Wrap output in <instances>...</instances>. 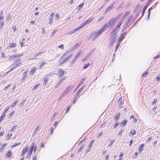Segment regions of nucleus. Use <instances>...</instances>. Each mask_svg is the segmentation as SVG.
<instances>
[{"label": "nucleus", "instance_id": "nucleus-1", "mask_svg": "<svg viewBox=\"0 0 160 160\" xmlns=\"http://www.w3.org/2000/svg\"><path fill=\"white\" fill-rule=\"evenodd\" d=\"M106 25H104L97 32L96 31L94 32V34L95 35V36L93 38V40H94L96 39V38H97L105 30L107 29L105 28L106 26Z\"/></svg>", "mask_w": 160, "mask_h": 160}, {"label": "nucleus", "instance_id": "nucleus-2", "mask_svg": "<svg viewBox=\"0 0 160 160\" xmlns=\"http://www.w3.org/2000/svg\"><path fill=\"white\" fill-rule=\"evenodd\" d=\"M117 21V20L115 18H112L107 23L105 24L106 25L105 28L107 29L108 27H111V26H112Z\"/></svg>", "mask_w": 160, "mask_h": 160}, {"label": "nucleus", "instance_id": "nucleus-3", "mask_svg": "<svg viewBox=\"0 0 160 160\" xmlns=\"http://www.w3.org/2000/svg\"><path fill=\"white\" fill-rule=\"evenodd\" d=\"M117 35H114L112 34V36L111 38L110 42L109 44L110 46H112L113 45V44L115 42V41L117 39Z\"/></svg>", "mask_w": 160, "mask_h": 160}, {"label": "nucleus", "instance_id": "nucleus-4", "mask_svg": "<svg viewBox=\"0 0 160 160\" xmlns=\"http://www.w3.org/2000/svg\"><path fill=\"white\" fill-rule=\"evenodd\" d=\"M142 8L140 7V5L139 4H137L135 7L134 9V12H138L140 13L141 11Z\"/></svg>", "mask_w": 160, "mask_h": 160}, {"label": "nucleus", "instance_id": "nucleus-5", "mask_svg": "<svg viewBox=\"0 0 160 160\" xmlns=\"http://www.w3.org/2000/svg\"><path fill=\"white\" fill-rule=\"evenodd\" d=\"M28 71L24 72L22 74V78L21 79L20 82L22 83L23 82L26 80L27 78L28 77L27 72Z\"/></svg>", "mask_w": 160, "mask_h": 160}, {"label": "nucleus", "instance_id": "nucleus-6", "mask_svg": "<svg viewBox=\"0 0 160 160\" xmlns=\"http://www.w3.org/2000/svg\"><path fill=\"white\" fill-rule=\"evenodd\" d=\"M127 32H125L124 33H122L120 36L118 38V40L119 41V42H121L125 38V36L127 34Z\"/></svg>", "mask_w": 160, "mask_h": 160}, {"label": "nucleus", "instance_id": "nucleus-7", "mask_svg": "<svg viewBox=\"0 0 160 160\" xmlns=\"http://www.w3.org/2000/svg\"><path fill=\"white\" fill-rule=\"evenodd\" d=\"M153 0H149L148 1V2L147 3L146 5H145L144 7V8L142 9V16L143 15L146 10L147 8L148 5V4H149V3L150 2H152Z\"/></svg>", "mask_w": 160, "mask_h": 160}, {"label": "nucleus", "instance_id": "nucleus-8", "mask_svg": "<svg viewBox=\"0 0 160 160\" xmlns=\"http://www.w3.org/2000/svg\"><path fill=\"white\" fill-rule=\"evenodd\" d=\"M73 87V86H70L67 88L65 90V91L63 92V93L62 94V96H63V95H65L67 93H68L69 92L71 89Z\"/></svg>", "mask_w": 160, "mask_h": 160}, {"label": "nucleus", "instance_id": "nucleus-9", "mask_svg": "<svg viewBox=\"0 0 160 160\" xmlns=\"http://www.w3.org/2000/svg\"><path fill=\"white\" fill-rule=\"evenodd\" d=\"M29 147L28 146H27L26 147L23 149L22 151V152L20 155L21 157L23 156L24 155L28 152Z\"/></svg>", "mask_w": 160, "mask_h": 160}, {"label": "nucleus", "instance_id": "nucleus-10", "mask_svg": "<svg viewBox=\"0 0 160 160\" xmlns=\"http://www.w3.org/2000/svg\"><path fill=\"white\" fill-rule=\"evenodd\" d=\"M122 98L121 97L118 100V108H122L123 107V102H122Z\"/></svg>", "mask_w": 160, "mask_h": 160}, {"label": "nucleus", "instance_id": "nucleus-11", "mask_svg": "<svg viewBox=\"0 0 160 160\" xmlns=\"http://www.w3.org/2000/svg\"><path fill=\"white\" fill-rule=\"evenodd\" d=\"M119 30V29L115 27L114 29L112 30V34L114 35H117V33Z\"/></svg>", "mask_w": 160, "mask_h": 160}, {"label": "nucleus", "instance_id": "nucleus-12", "mask_svg": "<svg viewBox=\"0 0 160 160\" xmlns=\"http://www.w3.org/2000/svg\"><path fill=\"white\" fill-rule=\"evenodd\" d=\"M58 72L59 74V76H60L63 75L65 72L61 68L59 69H58Z\"/></svg>", "mask_w": 160, "mask_h": 160}, {"label": "nucleus", "instance_id": "nucleus-13", "mask_svg": "<svg viewBox=\"0 0 160 160\" xmlns=\"http://www.w3.org/2000/svg\"><path fill=\"white\" fill-rule=\"evenodd\" d=\"M37 69V67H34L31 70H30V74H31L32 75H33L35 71Z\"/></svg>", "mask_w": 160, "mask_h": 160}, {"label": "nucleus", "instance_id": "nucleus-14", "mask_svg": "<svg viewBox=\"0 0 160 160\" xmlns=\"http://www.w3.org/2000/svg\"><path fill=\"white\" fill-rule=\"evenodd\" d=\"M128 120L127 119H124L123 121L120 123V124H122V126H125L127 124Z\"/></svg>", "mask_w": 160, "mask_h": 160}, {"label": "nucleus", "instance_id": "nucleus-15", "mask_svg": "<svg viewBox=\"0 0 160 160\" xmlns=\"http://www.w3.org/2000/svg\"><path fill=\"white\" fill-rule=\"evenodd\" d=\"M84 85L82 87L78 90L76 93L77 96H78L80 94L81 91L84 88Z\"/></svg>", "mask_w": 160, "mask_h": 160}, {"label": "nucleus", "instance_id": "nucleus-16", "mask_svg": "<svg viewBox=\"0 0 160 160\" xmlns=\"http://www.w3.org/2000/svg\"><path fill=\"white\" fill-rule=\"evenodd\" d=\"M85 78H82L80 82L79 83L77 86V89L82 84L84 81H85Z\"/></svg>", "mask_w": 160, "mask_h": 160}, {"label": "nucleus", "instance_id": "nucleus-17", "mask_svg": "<svg viewBox=\"0 0 160 160\" xmlns=\"http://www.w3.org/2000/svg\"><path fill=\"white\" fill-rule=\"evenodd\" d=\"M144 144H142L140 145V146L139 148V153L141 152L143 150V149L142 148L144 147Z\"/></svg>", "mask_w": 160, "mask_h": 160}, {"label": "nucleus", "instance_id": "nucleus-18", "mask_svg": "<svg viewBox=\"0 0 160 160\" xmlns=\"http://www.w3.org/2000/svg\"><path fill=\"white\" fill-rule=\"evenodd\" d=\"M16 47V44L15 43H11L9 45L8 47L10 48H13Z\"/></svg>", "mask_w": 160, "mask_h": 160}, {"label": "nucleus", "instance_id": "nucleus-19", "mask_svg": "<svg viewBox=\"0 0 160 160\" xmlns=\"http://www.w3.org/2000/svg\"><path fill=\"white\" fill-rule=\"evenodd\" d=\"M6 145V144H3L2 145L0 148V152H2L4 150V147Z\"/></svg>", "mask_w": 160, "mask_h": 160}, {"label": "nucleus", "instance_id": "nucleus-20", "mask_svg": "<svg viewBox=\"0 0 160 160\" xmlns=\"http://www.w3.org/2000/svg\"><path fill=\"white\" fill-rule=\"evenodd\" d=\"M12 136V133H8L7 136V138L6 139V140H10L11 139Z\"/></svg>", "mask_w": 160, "mask_h": 160}, {"label": "nucleus", "instance_id": "nucleus-21", "mask_svg": "<svg viewBox=\"0 0 160 160\" xmlns=\"http://www.w3.org/2000/svg\"><path fill=\"white\" fill-rule=\"evenodd\" d=\"M57 115V113H55L50 118L51 121H53L54 119Z\"/></svg>", "mask_w": 160, "mask_h": 160}, {"label": "nucleus", "instance_id": "nucleus-22", "mask_svg": "<svg viewBox=\"0 0 160 160\" xmlns=\"http://www.w3.org/2000/svg\"><path fill=\"white\" fill-rule=\"evenodd\" d=\"M16 57L15 55H12L10 56L9 58V60L10 61H13L15 59Z\"/></svg>", "mask_w": 160, "mask_h": 160}, {"label": "nucleus", "instance_id": "nucleus-23", "mask_svg": "<svg viewBox=\"0 0 160 160\" xmlns=\"http://www.w3.org/2000/svg\"><path fill=\"white\" fill-rule=\"evenodd\" d=\"M81 53V51H80L77 54L76 56L74 58V60H76L78 59V58L79 57L80 54Z\"/></svg>", "mask_w": 160, "mask_h": 160}, {"label": "nucleus", "instance_id": "nucleus-24", "mask_svg": "<svg viewBox=\"0 0 160 160\" xmlns=\"http://www.w3.org/2000/svg\"><path fill=\"white\" fill-rule=\"evenodd\" d=\"M152 9V7H150L148 10V18H149L150 16V11Z\"/></svg>", "mask_w": 160, "mask_h": 160}, {"label": "nucleus", "instance_id": "nucleus-25", "mask_svg": "<svg viewBox=\"0 0 160 160\" xmlns=\"http://www.w3.org/2000/svg\"><path fill=\"white\" fill-rule=\"evenodd\" d=\"M20 64V63H18V64H17L16 65L14 66L13 68H11V69H10L7 72V73H8L9 72H11V71L13 69H14L15 68H16Z\"/></svg>", "mask_w": 160, "mask_h": 160}, {"label": "nucleus", "instance_id": "nucleus-26", "mask_svg": "<svg viewBox=\"0 0 160 160\" xmlns=\"http://www.w3.org/2000/svg\"><path fill=\"white\" fill-rule=\"evenodd\" d=\"M11 150H9L8 152L6 154V156L7 157V158H9L10 157L11 155Z\"/></svg>", "mask_w": 160, "mask_h": 160}, {"label": "nucleus", "instance_id": "nucleus-27", "mask_svg": "<svg viewBox=\"0 0 160 160\" xmlns=\"http://www.w3.org/2000/svg\"><path fill=\"white\" fill-rule=\"evenodd\" d=\"M122 15V13H119L116 17L115 18L117 20H118L120 18Z\"/></svg>", "mask_w": 160, "mask_h": 160}, {"label": "nucleus", "instance_id": "nucleus-28", "mask_svg": "<svg viewBox=\"0 0 160 160\" xmlns=\"http://www.w3.org/2000/svg\"><path fill=\"white\" fill-rule=\"evenodd\" d=\"M94 140H92L90 142L89 145H88V147H89V148H92L94 142Z\"/></svg>", "mask_w": 160, "mask_h": 160}, {"label": "nucleus", "instance_id": "nucleus-29", "mask_svg": "<svg viewBox=\"0 0 160 160\" xmlns=\"http://www.w3.org/2000/svg\"><path fill=\"white\" fill-rule=\"evenodd\" d=\"M6 116V115L5 114H3L1 116L0 118V123L2 121V120L4 119L5 117Z\"/></svg>", "mask_w": 160, "mask_h": 160}, {"label": "nucleus", "instance_id": "nucleus-30", "mask_svg": "<svg viewBox=\"0 0 160 160\" xmlns=\"http://www.w3.org/2000/svg\"><path fill=\"white\" fill-rule=\"evenodd\" d=\"M3 21V20H0V28L1 29L3 27V24L4 23V22Z\"/></svg>", "mask_w": 160, "mask_h": 160}, {"label": "nucleus", "instance_id": "nucleus-31", "mask_svg": "<svg viewBox=\"0 0 160 160\" xmlns=\"http://www.w3.org/2000/svg\"><path fill=\"white\" fill-rule=\"evenodd\" d=\"M85 146L84 144L82 145L81 147L80 148L78 149V152H80L83 149L84 147Z\"/></svg>", "mask_w": 160, "mask_h": 160}, {"label": "nucleus", "instance_id": "nucleus-32", "mask_svg": "<svg viewBox=\"0 0 160 160\" xmlns=\"http://www.w3.org/2000/svg\"><path fill=\"white\" fill-rule=\"evenodd\" d=\"M124 131V129H122L119 132H118V136H119L120 137H121L122 136V133Z\"/></svg>", "mask_w": 160, "mask_h": 160}, {"label": "nucleus", "instance_id": "nucleus-33", "mask_svg": "<svg viewBox=\"0 0 160 160\" xmlns=\"http://www.w3.org/2000/svg\"><path fill=\"white\" fill-rule=\"evenodd\" d=\"M34 146V143H33L32 144V146L31 147V148H30L29 149V152H32V151L33 150Z\"/></svg>", "mask_w": 160, "mask_h": 160}, {"label": "nucleus", "instance_id": "nucleus-34", "mask_svg": "<svg viewBox=\"0 0 160 160\" xmlns=\"http://www.w3.org/2000/svg\"><path fill=\"white\" fill-rule=\"evenodd\" d=\"M136 133V132L135 130H132L130 132V135H134Z\"/></svg>", "mask_w": 160, "mask_h": 160}, {"label": "nucleus", "instance_id": "nucleus-35", "mask_svg": "<svg viewBox=\"0 0 160 160\" xmlns=\"http://www.w3.org/2000/svg\"><path fill=\"white\" fill-rule=\"evenodd\" d=\"M93 36H95V35L94 34V32H92L89 35V38L91 39L92 38Z\"/></svg>", "mask_w": 160, "mask_h": 160}, {"label": "nucleus", "instance_id": "nucleus-36", "mask_svg": "<svg viewBox=\"0 0 160 160\" xmlns=\"http://www.w3.org/2000/svg\"><path fill=\"white\" fill-rule=\"evenodd\" d=\"M129 13V12H126L122 17V19H123L124 18H126V17L128 15Z\"/></svg>", "mask_w": 160, "mask_h": 160}, {"label": "nucleus", "instance_id": "nucleus-37", "mask_svg": "<svg viewBox=\"0 0 160 160\" xmlns=\"http://www.w3.org/2000/svg\"><path fill=\"white\" fill-rule=\"evenodd\" d=\"M140 13H138V12H137V14L135 15L134 18H133V22H134L137 18L138 16V15Z\"/></svg>", "mask_w": 160, "mask_h": 160}, {"label": "nucleus", "instance_id": "nucleus-38", "mask_svg": "<svg viewBox=\"0 0 160 160\" xmlns=\"http://www.w3.org/2000/svg\"><path fill=\"white\" fill-rule=\"evenodd\" d=\"M68 53V51H66L63 54V55L61 56V59L62 58H63L66 55H67V54Z\"/></svg>", "mask_w": 160, "mask_h": 160}, {"label": "nucleus", "instance_id": "nucleus-39", "mask_svg": "<svg viewBox=\"0 0 160 160\" xmlns=\"http://www.w3.org/2000/svg\"><path fill=\"white\" fill-rule=\"evenodd\" d=\"M121 42H119V41H118V42L117 45L116 47L115 51H116L117 49L118 48L120 45Z\"/></svg>", "mask_w": 160, "mask_h": 160}, {"label": "nucleus", "instance_id": "nucleus-40", "mask_svg": "<svg viewBox=\"0 0 160 160\" xmlns=\"http://www.w3.org/2000/svg\"><path fill=\"white\" fill-rule=\"evenodd\" d=\"M68 60V59L67 58H66L64 59L63 61H62L60 63V64L61 65L62 64H63L65 62L67 61Z\"/></svg>", "mask_w": 160, "mask_h": 160}, {"label": "nucleus", "instance_id": "nucleus-41", "mask_svg": "<svg viewBox=\"0 0 160 160\" xmlns=\"http://www.w3.org/2000/svg\"><path fill=\"white\" fill-rule=\"evenodd\" d=\"M84 5V3H83L81 4H79V5L78 6V7H79L78 10L79 11H81L80 9L83 7Z\"/></svg>", "mask_w": 160, "mask_h": 160}, {"label": "nucleus", "instance_id": "nucleus-42", "mask_svg": "<svg viewBox=\"0 0 160 160\" xmlns=\"http://www.w3.org/2000/svg\"><path fill=\"white\" fill-rule=\"evenodd\" d=\"M48 78H45V79H44V82H43V85H45V84L47 83L48 80Z\"/></svg>", "mask_w": 160, "mask_h": 160}, {"label": "nucleus", "instance_id": "nucleus-43", "mask_svg": "<svg viewBox=\"0 0 160 160\" xmlns=\"http://www.w3.org/2000/svg\"><path fill=\"white\" fill-rule=\"evenodd\" d=\"M120 113H118L115 116V117H114V118L116 119V120H117L118 119V118L120 116Z\"/></svg>", "mask_w": 160, "mask_h": 160}, {"label": "nucleus", "instance_id": "nucleus-44", "mask_svg": "<svg viewBox=\"0 0 160 160\" xmlns=\"http://www.w3.org/2000/svg\"><path fill=\"white\" fill-rule=\"evenodd\" d=\"M86 25V24L85 23V22H83V23H82L79 26V27L81 29V28H82L83 27H84Z\"/></svg>", "mask_w": 160, "mask_h": 160}, {"label": "nucleus", "instance_id": "nucleus-45", "mask_svg": "<svg viewBox=\"0 0 160 160\" xmlns=\"http://www.w3.org/2000/svg\"><path fill=\"white\" fill-rule=\"evenodd\" d=\"M26 101V99H25L22 102L19 103L21 106H22L25 103V102Z\"/></svg>", "mask_w": 160, "mask_h": 160}, {"label": "nucleus", "instance_id": "nucleus-46", "mask_svg": "<svg viewBox=\"0 0 160 160\" xmlns=\"http://www.w3.org/2000/svg\"><path fill=\"white\" fill-rule=\"evenodd\" d=\"M78 96H77V95L74 97V99L72 101V103L73 104H74L76 102V99L77 98Z\"/></svg>", "mask_w": 160, "mask_h": 160}, {"label": "nucleus", "instance_id": "nucleus-47", "mask_svg": "<svg viewBox=\"0 0 160 160\" xmlns=\"http://www.w3.org/2000/svg\"><path fill=\"white\" fill-rule=\"evenodd\" d=\"M115 141L112 140L111 142L108 144V146L109 147H111V145L114 143Z\"/></svg>", "mask_w": 160, "mask_h": 160}, {"label": "nucleus", "instance_id": "nucleus-48", "mask_svg": "<svg viewBox=\"0 0 160 160\" xmlns=\"http://www.w3.org/2000/svg\"><path fill=\"white\" fill-rule=\"evenodd\" d=\"M91 20H92V19H91L90 18H89L87 20H86V21H85L84 22H85V23L86 24L87 23L90 22Z\"/></svg>", "mask_w": 160, "mask_h": 160}, {"label": "nucleus", "instance_id": "nucleus-49", "mask_svg": "<svg viewBox=\"0 0 160 160\" xmlns=\"http://www.w3.org/2000/svg\"><path fill=\"white\" fill-rule=\"evenodd\" d=\"M89 65L90 64L89 63L85 64L83 67V69H85L87 68L88 67Z\"/></svg>", "mask_w": 160, "mask_h": 160}, {"label": "nucleus", "instance_id": "nucleus-50", "mask_svg": "<svg viewBox=\"0 0 160 160\" xmlns=\"http://www.w3.org/2000/svg\"><path fill=\"white\" fill-rule=\"evenodd\" d=\"M39 86V84H38L36 85L32 88V90L34 91L36 90L37 88Z\"/></svg>", "mask_w": 160, "mask_h": 160}, {"label": "nucleus", "instance_id": "nucleus-51", "mask_svg": "<svg viewBox=\"0 0 160 160\" xmlns=\"http://www.w3.org/2000/svg\"><path fill=\"white\" fill-rule=\"evenodd\" d=\"M45 62H42L41 63V64L39 65V68H41L42 67H43L45 64Z\"/></svg>", "mask_w": 160, "mask_h": 160}, {"label": "nucleus", "instance_id": "nucleus-52", "mask_svg": "<svg viewBox=\"0 0 160 160\" xmlns=\"http://www.w3.org/2000/svg\"><path fill=\"white\" fill-rule=\"evenodd\" d=\"M57 31V30L54 29V31L51 33V35H50L51 36V37L52 36L54 35V34Z\"/></svg>", "mask_w": 160, "mask_h": 160}, {"label": "nucleus", "instance_id": "nucleus-53", "mask_svg": "<svg viewBox=\"0 0 160 160\" xmlns=\"http://www.w3.org/2000/svg\"><path fill=\"white\" fill-rule=\"evenodd\" d=\"M32 153V152H30L29 151L28 153L27 154V156L26 157V158H28L31 156V154Z\"/></svg>", "mask_w": 160, "mask_h": 160}, {"label": "nucleus", "instance_id": "nucleus-54", "mask_svg": "<svg viewBox=\"0 0 160 160\" xmlns=\"http://www.w3.org/2000/svg\"><path fill=\"white\" fill-rule=\"evenodd\" d=\"M132 18H133V16H130L128 18V20L130 22L131 21L132 19Z\"/></svg>", "mask_w": 160, "mask_h": 160}, {"label": "nucleus", "instance_id": "nucleus-55", "mask_svg": "<svg viewBox=\"0 0 160 160\" xmlns=\"http://www.w3.org/2000/svg\"><path fill=\"white\" fill-rule=\"evenodd\" d=\"M148 73V71H147L146 72H145L143 73L142 74V76L143 77H146L147 74Z\"/></svg>", "mask_w": 160, "mask_h": 160}, {"label": "nucleus", "instance_id": "nucleus-56", "mask_svg": "<svg viewBox=\"0 0 160 160\" xmlns=\"http://www.w3.org/2000/svg\"><path fill=\"white\" fill-rule=\"evenodd\" d=\"M17 126H14L12 127V128L10 130L12 131H13L16 128Z\"/></svg>", "mask_w": 160, "mask_h": 160}, {"label": "nucleus", "instance_id": "nucleus-57", "mask_svg": "<svg viewBox=\"0 0 160 160\" xmlns=\"http://www.w3.org/2000/svg\"><path fill=\"white\" fill-rule=\"evenodd\" d=\"M39 126H38L35 129V130L34 131V132L35 134L37 132L38 130L39 129Z\"/></svg>", "mask_w": 160, "mask_h": 160}, {"label": "nucleus", "instance_id": "nucleus-58", "mask_svg": "<svg viewBox=\"0 0 160 160\" xmlns=\"http://www.w3.org/2000/svg\"><path fill=\"white\" fill-rule=\"evenodd\" d=\"M4 18V17L1 14H0V20H3Z\"/></svg>", "mask_w": 160, "mask_h": 160}, {"label": "nucleus", "instance_id": "nucleus-59", "mask_svg": "<svg viewBox=\"0 0 160 160\" xmlns=\"http://www.w3.org/2000/svg\"><path fill=\"white\" fill-rule=\"evenodd\" d=\"M104 18V16H101L99 18L98 20V21H100L102 20V19H103Z\"/></svg>", "mask_w": 160, "mask_h": 160}, {"label": "nucleus", "instance_id": "nucleus-60", "mask_svg": "<svg viewBox=\"0 0 160 160\" xmlns=\"http://www.w3.org/2000/svg\"><path fill=\"white\" fill-rule=\"evenodd\" d=\"M15 113V112L14 111H12L9 114V117H10L12 116Z\"/></svg>", "mask_w": 160, "mask_h": 160}, {"label": "nucleus", "instance_id": "nucleus-61", "mask_svg": "<svg viewBox=\"0 0 160 160\" xmlns=\"http://www.w3.org/2000/svg\"><path fill=\"white\" fill-rule=\"evenodd\" d=\"M53 18H50L49 19V23L50 24H51L52 22Z\"/></svg>", "mask_w": 160, "mask_h": 160}, {"label": "nucleus", "instance_id": "nucleus-62", "mask_svg": "<svg viewBox=\"0 0 160 160\" xmlns=\"http://www.w3.org/2000/svg\"><path fill=\"white\" fill-rule=\"evenodd\" d=\"M91 148H89V147H88V149H87L86 150L85 152H86L87 153H88V152L90 151Z\"/></svg>", "mask_w": 160, "mask_h": 160}, {"label": "nucleus", "instance_id": "nucleus-63", "mask_svg": "<svg viewBox=\"0 0 160 160\" xmlns=\"http://www.w3.org/2000/svg\"><path fill=\"white\" fill-rule=\"evenodd\" d=\"M60 82H58L56 83L55 85V88H57L58 86L60 84Z\"/></svg>", "mask_w": 160, "mask_h": 160}, {"label": "nucleus", "instance_id": "nucleus-64", "mask_svg": "<svg viewBox=\"0 0 160 160\" xmlns=\"http://www.w3.org/2000/svg\"><path fill=\"white\" fill-rule=\"evenodd\" d=\"M160 80V75L158 76L156 78V81H159Z\"/></svg>", "mask_w": 160, "mask_h": 160}]
</instances>
